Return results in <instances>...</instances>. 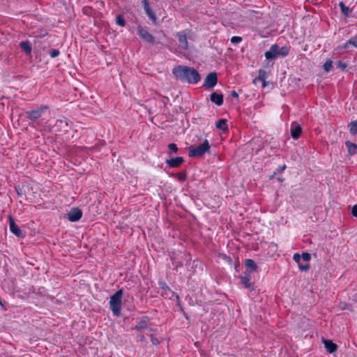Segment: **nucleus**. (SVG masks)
Instances as JSON below:
<instances>
[{
	"mask_svg": "<svg viewBox=\"0 0 357 357\" xmlns=\"http://www.w3.org/2000/svg\"><path fill=\"white\" fill-rule=\"evenodd\" d=\"M172 73L176 79L187 81L190 84H196L201 79V77L197 70L193 68L185 66H178L175 67L172 70Z\"/></svg>",
	"mask_w": 357,
	"mask_h": 357,
	"instance_id": "obj_1",
	"label": "nucleus"
},
{
	"mask_svg": "<svg viewBox=\"0 0 357 357\" xmlns=\"http://www.w3.org/2000/svg\"><path fill=\"white\" fill-rule=\"evenodd\" d=\"M211 149V145L207 139H204V142L198 146H190L189 147L188 155L192 158H200L202 157L205 153H209Z\"/></svg>",
	"mask_w": 357,
	"mask_h": 357,
	"instance_id": "obj_2",
	"label": "nucleus"
},
{
	"mask_svg": "<svg viewBox=\"0 0 357 357\" xmlns=\"http://www.w3.org/2000/svg\"><path fill=\"white\" fill-rule=\"evenodd\" d=\"M123 289L118 290L110 297L109 305L114 315L118 317L121 314L122 305Z\"/></svg>",
	"mask_w": 357,
	"mask_h": 357,
	"instance_id": "obj_3",
	"label": "nucleus"
},
{
	"mask_svg": "<svg viewBox=\"0 0 357 357\" xmlns=\"http://www.w3.org/2000/svg\"><path fill=\"white\" fill-rule=\"evenodd\" d=\"M137 33L144 42L151 44L154 43V36L149 33L148 28L138 26Z\"/></svg>",
	"mask_w": 357,
	"mask_h": 357,
	"instance_id": "obj_4",
	"label": "nucleus"
},
{
	"mask_svg": "<svg viewBox=\"0 0 357 357\" xmlns=\"http://www.w3.org/2000/svg\"><path fill=\"white\" fill-rule=\"evenodd\" d=\"M151 324L149 318L148 317H142L135 326L134 329L139 332H142L145 330H149L151 332L153 329L151 328Z\"/></svg>",
	"mask_w": 357,
	"mask_h": 357,
	"instance_id": "obj_5",
	"label": "nucleus"
},
{
	"mask_svg": "<svg viewBox=\"0 0 357 357\" xmlns=\"http://www.w3.org/2000/svg\"><path fill=\"white\" fill-rule=\"evenodd\" d=\"M251 273L252 271L245 270L243 275L240 277L241 284L246 289L252 291L254 290V284L251 282Z\"/></svg>",
	"mask_w": 357,
	"mask_h": 357,
	"instance_id": "obj_6",
	"label": "nucleus"
},
{
	"mask_svg": "<svg viewBox=\"0 0 357 357\" xmlns=\"http://www.w3.org/2000/svg\"><path fill=\"white\" fill-rule=\"evenodd\" d=\"M47 109V106L42 105L36 109L29 111L26 112L27 117L32 121L37 120Z\"/></svg>",
	"mask_w": 357,
	"mask_h": 357,
	"instance_id": "obj_7",
	"label": "nucleus"
},
{
	"mask_svg": "<svg viewBox=\"0 0 357 357\" xmlns=\"http://www.w3.org/2000/svg\"><path fill=\"white\" fill-rule=\"evenodd\" d=\"M217 82V74L215 73H211L206 76L204 80V86H205L206 88H212L216 85Z\"/></svg>",
	"mask_w": 357,
	"mask_h": 357,
	"instance_id": "obj_8",
	"label": "nucleus"
},
{
	"mask_svg": "<svg viewBox=\"0 0 357 357\" xmlns=\"http://www.w3.org/2000/svg\"><path fill=\"white\" fill-rule=\"evenodd\" d=\"M82 211L78 208H72L68 213V219L70 222H77L81 219Z\"/></svg>",
	"mask_w": 357,
	"mask_h": 357,
	"instance_id": "obj_9",
	"label": "nucleus"
},
{
	"mask_svg": "<svg viewBox=\"0 0 357 357\" xmlns=\"http://www.w3.org/2000/svg\"><path fill=\"white\" fill-rule=\"evenodd\" d=\"M176 38L178 41V45L182 50H186L188 49V43L187 40L186 33L183 31L178 32L176 33Z\"/></svg>",
	"mask_w": 357,
	"mask_h": 357,
	"instance_id": "obj_10",
	"label": "nucleus"
},
{
	"mask_svg": "<svg viewBox=\"0 0 357 357\" xmlns=\"http://www.w3.org/2000/svg\"><path fill=\"white\" fill-rule=\"evenodd\" d=\"M8 219L10 231L17 237H24L22 230L16 225L14 219L11 216H9Z\"/></svg>",
	"mask_w": 357,
	"mask_h": 357,
	"instance_id": "obj_11",
	"label": "nucleus"
},
{
	"mask_svg": "<svg viewBox=\"0 0 357 357\" xmlns=\"http://www.w3.org/2000/svg\"><path fill=\"white\" fill-rule=\"evenodd\" d=\"M279 56V45L274 44L271 45L270 50L265 53V57L267 59H273Z\"/></svg>",
	"mask_w": 357,
	"mask_h": 357,
	"instance_id": "obj_12",
	"label": "nucleus"
},
{
	"mask_svg": "<svg viewBox=\"0 0 357 357\" xmlns=\"http://www.w3.org/2000/svg\"><path fill=\"white\" fill-rule=\"evenodd\" d=\"M302 132L301 126L296 122H293L291 125V135L293 139H297Z\"/></svg>",
	"mask_w": 357,
	"mask_h": 357,
	"instance_id": "obj_13",
	"label": "nucleus"
},
{
	"mask_svg": "<svg viewBox=\"0 0 357 357\" xmlns=\"http://www.w3.org/2000/svg\"><path fill=\"white\" fill-rule=\"evenodd\" d=\"M144 8L146 15L152 20L153 23L155 24L157 23V17L154 12L151 10L149 6L148 0H143Z\"/></svg>",
	"mask_w": 357,
	"mask_h": 357,
	"instance_id": "obj_14",
	"label": "nucleus"
},
{
	"mask_svg": "<svg viewBox=\"0 0 357 357\" xmlns=\"http://www.w3.org/2000/svg\"><path fill=\"white\" fill-rule=\"evenodd\" d=\"M183 162L184 160L182 157H176L166 161L167 164L172 168L178 167Z\"/></svg>",
	"mask_w": 357,
	"mask_h": 357,
	"instance_id": "obj_15",
	"label": "nucleus"
},
{
	"mask_svg": "<svg viewBox=\"0 0 357 357\" xmlns=\"http://www.w3.org/2000/svg\"><path fill=\"white\" fill-rule=\"evenodd\" d=\"M210 100L215 105L220 106L223 103V96L222 94L213 92L211 94Z\"/></svg>",
	"mask_w": 357,
	"mask_h": 357,
	"instance_id": "obj_16",
	"label": "nucleus"
},
{
	"mask_svg": "<svg viewBox=\"0 0 357 357\" xmlns=\"http://www.w3.org/2000/svg\"><path fill=\"white\" fill-rule=\"evenodd\" d=\"M325 347L329 353H333L337 350V346L333 343L331 340H325L324 341Z\"/></svg>",
	"mask_w": 357,
	"mask_h": 357,
	"instance_id": "obj_17",
	"label": "nucleus"
},
{
	"mask_svg": "<svg viewBox=\"0 0 357 357\" xmlns=\"http://www.w3.org/2000/svg\"><path fill=\"white\" fill-rule=\"evenodd\" d=\"M245 266L246 268V270L251 271L252 272L256 271L257 269V266L256 263L250 259H246L245 261Z\"/></svg>",
	"mask_w": 357,
	"mask_h": 357,
	"instance_id": "obj_18",
	"label": "nucleus"
},
{
	"mask_svg": "<svg viewBox=\"0 0 357 357\" xmlns=\"http://www.w3.org/2000/svg\"><path fill=\"white\" fill-rule=\"evenodd\" d=\"M357 47V37H353L342 45V48L349 50L350 47Z\"/></svg>",
	"mask_w": 357,
	"mask_h": 357,
	"instance_id": "obj_19",
	"label": "nucleus"
},
{
	"mask_svg": "<svg viewBox=\"0 0 357 357\" xmlns=\"http://www.w3.org/2000/svg\"><path fill=\"white\" fill-rule=\"evenodd\" d=\"M21 49L26 54H30L31 52V46L29 41H22L20 43Z\"/></svg>",
	"mask_w": 357,
	"mask_h": 357,
	"instance_id": "obj_20",
	"label": "nucleus"
},
{
	"mask_svg": "<svg viewBox=\"0 0 357 357\" xmlns=\"http://www.w3.org/2000/svg\"><path fill=\"white\" fill-rule=\"evenodd\" d=\"M56 128H63L64 132H67L68 127V121L66 119L57 120L55 124Z\"/></svg>",
	"mask_w": 357,
	"mask_h": 357,
	"instance_id": "obj_21",
	"label": "nucleus"
},
{
	"mask_svg": "<svg viewBox=\"0 0 357 357\" xmlns=\"http://www.w3.org/2000/svg\"><path fill=\"white\" fill-rule=\"evenodd\" d=\"M346 146L348 149V152L350 155H354L356 153L357 151V145L354 144L349 141L346 142Z\"/></svg>",
	"mask_w": 357,
	"mask_h": 357,
	"instance_id": "obj_22",
	"label": "nucleus"
},
{
	"mask_svg": "<svg viewBox=\"0 0 357 357\" xmlns=\"http://www.w3.org/2000/svg\"><path fill=\"white\" fill-rule=\"evenodd\" d=\"M215 126H216L217 128L222 130L223 131L227 130L228 129L227 124V120L225 119H220L216 123Z\"/></svg>",
	"mask_w": 357,
	"mask_h": 357,
	"instance_id": "obj_23",
	"label": "nucleus"
},
{
	"mask_svg": "<svg viewBox=\"0 0 357 357\" xmlns=\"http://www.w3.org/2000/svg\"><path fill=\"white\" fill-rule=\"evenodd\" d=\"M339 6H340V7L341 8V10H342V13L344 15L349 16L350 15L351 10L349 9V7L346 6L343 2H340L339 3Z\"/></svg>",
	"mask_w": 357,
	"mask_h": 357,
	"instance_id": "obj_24",
	"label": "nucleus"
},
{
	"mask_svg": "<svg viewBox=\"0 0 357 357\" xmlns=\"http://www.w3.org/2000/svg\"><path fill=\"white\" fill-rule=\"evenodd\" d=\"M350 133L355 135L357 132V120L351 122L349 125Z\"/></svg>",
	"mask_w": 357,
	"mask_h": 357,
	"instance_id": "obj_25",
	"label": "nucleus"
},
{
	"mask_svg": "<svg viewBox=\"0 0 357 357\" xmlns=\"http://www.w3.org/2000/svg\"><path fill=\"white\" fill-rule=\"evenodd\" d=\"M289 47L284 46L282 47H279V56H285L289 54Z\"/></svg>",
	"mask_w": 357,
	"mask_h": 357,
	"instance_id": "obj_26",
	"label": "nucleus"
},
{
	"mask_svg": "<svg viewBox=\"0 0 357 357\" xmlns=\"http://www.w3.org/2000/svg\"><path fill=\"white\" fill-rule=\"evenodd\" d=\"M333 68V62L331 60H327L324 64V69L326 72H329Z\"/></svg>",
	"mask_w": 357,
	"mask_h": 357,
	"instance_id": "obj_27",
	"label": "nucleus"
},
{
	"mask_svg": "<svg viewBox=\"0 0 357 357\" xmlns=\"http://www.w3.org/2000/svg\"><path fill=\"white\" fill-rule=\"evenodd\" d=\"M116 22L121 26H124L126 25V21L124 18L120 15H117Z\"/></svg>",
	"mask_w": 357,
	"mask_h": 357,
	"instance_id": "obj_28",
	"label": "nucleus"
},
{
	"mask_svg": "<svg viewBox=\"0 0 357 357\" xmlns=\"http://www.w3.org/2000/svg\"><path fill=\"white\" fill-rule=\"evenodd\" d=\"M176 177L180 181H183L187 178V174L185 172H181L176 174Z\"/></svg>",
	"mask_w": 357,
	"mask_h": 357,
	"instance_id": "obj_29",
	"label": "nucleus"
},
{
	"mask_svg": "<svg viewBox=\"0 0 357 357\" xmlns=\"http://www.w3.org/2000/svg\"><path fill=\"white\" fill-rule=\"evenodd\" d=\"M301 258L303 259V261H305V262H309V261L311 259V256L309 253L307 252H303L302 253V255H301Z\"/></svg>",
	"mask_w": 357,
	"mask_h": 357,
	"instance_id": "obj_30",
	"label": "nucleus"
},
{
	"mask_svg": "<svg viewBox=\"0 0 357 357\" xmlns=\"http://www.w3.org/2000/svg\"><path fill=\"white\" fill-rule=\"evenodd\" d=\"M298 268L301 271H306L310 268V265L308 262H307L305 264H298Z\"/></svg>",
	"mask_w": 357,
	"mask_h": 357,
	"instance_id": "obj_31",
	"label": "nucleus"
},
{
	"mask_svg": "<svg viewBox=\"0 0 357 357\" xmlns=\"http://www.w3.org/2000/svg\"><path fill=\"white\" fill-rule=\"evenodd\" d=\"M242 41V38L240 36H233L231 38V42L234 44H238Z\"/></svg>",
	"mask_w": 357,
	"mask_h": 357,
	"instance_id": "obj_32",
	"label": "nucleus"
},
{
	"mask_svg": "<svg viewBox=\"0 0 357 357\" xmlns=\"http://www.w3.org/2000/svg\"><path fill=\"white\" fill-rule=\"evenodd\" d=\"M59 54H60V52L58 50H56V49L52 50L50 51V56L52 58L56 57L57 56L59 55Z\"/></svg>",
	"mask_w": 357,
	"mask_h": 357,
	"instance_id": "obj_33",
	"label": "nucleus"
},
{
	"mask_svg": "<svg viewBox=\"0 0 357 357\" xmlns=\"http://www.w3.org/2000/svg\"><path fill=\"white\" fill-rule=\"evenodd\" d=\"M169 149L174 153H176L178 148L176 144L172 143L168 145Z\"/></svg>",
	"mask_w": 357,
	"mask_h": 357,
	"instance_id": "obj_34",
	"label": "nucleus"
},
{
	"mask_svg": "<svg viewBox=\"0 0 357 357\" xmlns=\"http://www.w3.org/2000/svg\"><path fill=\"white\" fill-rule=\"evenodd\" d=\"M293 259L296 263L300 264L301 256L298 253H295L293 256Z\"/></svg>",
	"mask_w": 357,
	"mask_h": 357,
	"instance_id": "obj_35",
	"label": "nucleus"
},
{
	"mask_svg": "<svg viewBox=\"0 0 357 357\" xmlns=\"http://www.w3.org/2000/svg\"><path fill=\"white\" fill-rule=\"evenodd\" d=\"M150 336H151V342L153 344L157 345L159 344V342H160L159 340L153 334H151Z\"/></svg>",
	"mask_w": 357,
	"mask_h": 357,
	"instance_id": "obj_36",
	"label": "nucleus"
},
{
	"mask_svg": "<svg viewBox=\"0 0 357 357\" xmlns=\"http://www.w3.org/2000/svg\"><path fill=\"white\" fill-rule=\"evenodd\" d=\"M337 67L342 69V70H344L347 67V64L345 63H343L342 61H339L337 63Z\"/></svg>",
	"mask_w": 357,
	"mask_h": 357,
	"instance_id": "obj_37",
	"label": "nucleus"
},
{
	"mask_svg": "<svg viewBox=\"0 0 357 357\" xmlns=\"http://www.w3.org/2000/svg\"><path fill=\"white\" fill-rule=\"evenodd\" d=\"M351 214L354 217H357V204L354 205L351 209Z\"/></svg>",
	"mask_w": 357,
	"mask_h": 357,
	"instance_id": "obj_38",
	"label": "nucleus"
},
{
	"mask_svg": "<svg viewBox=\"0 0 357 357\" xmlns=\"http://www.w3.org/2000/svg\"><path fill=\"white\" fill-rule=\"evenodd\" d=\"M287 166L285 165H283L282 167H280L278 169H277V172L278 173H281L285 169H286Z\"/></svg>",
	"mask_w": 357,
	"mask_h": 357,
	"instance_id": "obj_39",
	"label": "nucleus"
},
{
	"mask_svg": "<svg viewBox=\"0 0 357 357\" xmlns=\"http://www.w3.org/2000/svg\"><path fill=\"white\" fill-rule=\"evenodd\" d=\"M231 96L233 98H238V93L236 91H232L231 93Z\"/></svg>",
	"mask_w": 357,
	"mask_h": 357,
	"instance_id": "obj_40",
	"label": "nucleus"
},
{
	"mask_svg": "<svg viewBox=\"0 0 357 357\" xmlns=\"http://www.w3.org/2000/svg\"><path fill=\"white\" fill-rule=\"evenodd\" d=\"M139 341H141V342H144V341H145V340H146V338H145V337H144V335H140L139 336Z\"/></svg>",
	"mask_w": 357,
	"mask_h": 357,
	"instance_id": "obj_41",
	"label": "nucleus"
},
{
	"mask_svg": "<svg viewBox=\"0 0 357 357\" xmlns=\"http://www.w3.org/2000/svg\"><path fill=\"white\" fill-rule=\"evenodd\" d=\"M41 38H42V37H40V36H37V37H36V41H37V42H39V40L41 39Z\"/></svg>",
	"mask_w": 357,
	"mask_h": 357,
	"instance_id": "obj_42",
	"label": "nucleus"
},
{
	"mask_svg": "<svg viewBox=\"0 0 357 357\" xmlns=\"http://www.w3.org/2000/svg\"><path fill=\"white\" fill-rule=\"evenodd\" d=\"M168 291H169L172 294H174V292H173V291H170V289H168Z\"/></svg>",
	"mask_w": 357,
	"mask_h": 357,
	"instance_id": "obj_43",
	"label": "nucleus"
},
{
	"mask_svg": "<svg viewBox=\"0 0 357 357\" xmlns=\"http://www.w3.org/2000/svg\"><path fill=\"white\" fill-rule=\"evenodd\" d=\"M176 298L178 300L179 299V297L178 295L176 296Z\"/></svg>",
	"mask_w": 357,
	"mask_h": 357,
	"instance_id": "obj_44",
	"label": "nucleus"
},
{
	"mask_svg": "<svg viewBox=\"0 0 357 357\" xmlns=\"http://www.w3.org/2000/svg\"><path fill=\"white\" fill-rule=\"evenodd\" d=\"M88 10L87 8H84V10ZM84 13H86V11H84Z\"/></svg>",
	"mask_w": 357,
	"mask_h": 357,
	"instance_id": "obj_45",
	"label": "nucleus"
}]
</instances>
